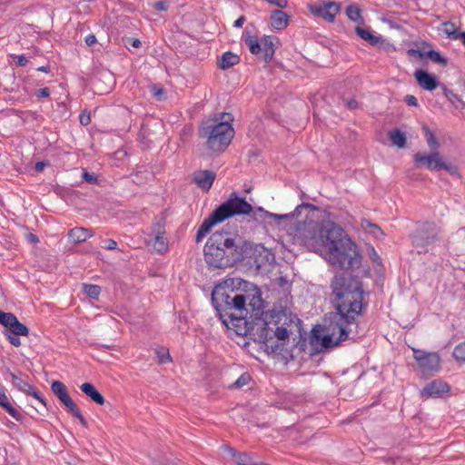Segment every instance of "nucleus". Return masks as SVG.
<instances>
[{"mask_svg":"<svg viewBox=\"0 0 465 465\" xmlns=\"http://www.w3.org/2000/svg\"><path fill=\"white\" fill-rule=\"evenodd\" d=\"M441 170H446L451 175H458V168L455 165L448 164L443 162V166L441 167Z\"/></svg>","mask_w":465,"mask_h":465,"instance_id":"obj_47","label":"nucleus"},{"mask_svg":"<svg viewBox=\"0 0 465 465\" xmlns=\"http://www.w3.org/2000/svg\"><path fill=\"white\" fill-rule=\"evenodd\" d=\"M442 32L447 35L448 38L451 40H456L460 32L458 31L457 26L451 22H444L442 23Z\"/></svg>","mask_w":465,"mask_h":465,"instance_id":"obj_33","label":"nucleus"},{"mask_svg":"<svg viewBox=\"0 0 465 465\" xmlns=\"http://www.w3.org/2000/svg\"><path fill=\"white\" fill-rule=\"evenodd\" d=\"M83 290L89 298L94 300H97L101 293V287L95 284L84 283L83 285Z\"/></svg>","mask_w":465,"mask_h":465,"instance_id":"obj_34","label":"nucleus"},{"mask_svg":"<svg viewBox=\"0 0 465 465\" xmlns=\"http://www.w3.org/2000/svg\"><path fill=\"white\" fill-rule=\"evenodd\" d=\"M36 70L39 72L46 73V74L50 73V71H51L49 65H42V66L38 67Z\"/></svg>","mask_w":465,"mask_h":465,"instance_id":"obj_60","label":"nucleus"},{"mask_svg":"<svg viewBox=\"0 0 465 465\" xmlns=\"http://www.w3.org/2000/svg\"><path fill=\"white\" fill-rule=\"evenodd\" d=\"M229 114H222L219 117L203 120L199 128V136L206 140L208 149L222 152L230 144L234 130L229 124Z\"/></svg>","mask_w":465,"mask_h":465,"instance_id":"obj_5","label":"nucleus"},{"mask_svg":"<svg viewBox=\"0 0 465 465\" xmlns=\"http://www.w3.org/2000/svg\"><path fill=\"white\" fill-rule=\"evenodd\" d=\"M414 77L419 85L424 90L433 91L439 85V82L436 77L424 70H416Z\"/></svg>","mask_w":465,"mask_h":465,"instance_id":"obj_17","label":"nucleus"},{"mask_svg":"<svg viewBox=\"0 0 465 465\" xmlns=\"http://www.w3.org/2000/svg\"><path fill=\"white\" fill-rule=\"evenodd\" d=\"M289 230L295 242L316 252L324 250L327 261L340 269L358 268L361 263L356 244L341 226L328 223L319 228L299 222Z\"/></svg>","mask_w":465,"mask_h":465,"instance_id":"obj_2","label":"nucleus"},{"mask_svg":"<svg viewBox=\"0 0 465 465\" xmlns=\"http://www.w3.org/2000/svg\"><path fill=\"white\" fill-rule=\"evenodd\" d=\"M169 249V242L166 237L165 218L158 216L153 223L151 232L147 238V251L158 254H164Z\"/></svg>","mask_w":465,"mask_h":465,"instance_id":"obj_8","label":"nucleus"},{"mask_svg":"<svg viewBox=\"0 0 465 465\" xmlns=\"http://www.w3.org/2000/svg\"><path fill=\"white\" fill-rule=\"evenodd\" d=\"M244 290L226 291L223 286H216L212 292V302L225 325L239 327L246 324V317L252 312L258 315L263 307L260 289L243 282Z\"/></svg>","mask_w":465,"mask_h":465,"instance_id":"obj_3","label":"nucleus"},{"mask_svg":"<svg viewBox=\"0 0 465 465\" xmlns=\"http://www.w3.org/2000/svg\"><path fill=\"white\" fill-rule=\"evenodd\" d=\"M6 411L15 420L23 422L25 417L20 409H6Z\"/></svg>","mask_w":465,"mask_h":465,"instance_id":"obj_43","label":"nucleus"},{"mask_svg":"<svg viewBox=\"0 0 465 465\" xmlns=\"http://www.w3.org/2000/svg\"><path fill=\"white\" fill-rule=\"evenodd\" d=\"M4 335L13 346L19 347L21 345L18 335L8 334L7 332H4Z\"/></svg>","mask_w":465,"mask_h":465,"instance_id":"obj_45","label":"nucleus"},{"mask_svg":"<svg viewBox=\"0 0 465 465\" xmlns=\"http://www.w3.org/2000/svg\"><path fill=\"white\" fill-rule=\"evenodd\" d=\"M222 219H225L241 214H249L252 212V205L244 198L238 197L236 193H232L229 199L215 209Z\"/></svg>","mask_w":465,"mask_h":465,"instance_id":"obj_9","label":"nucleus"},{"mask_svg":"<svg viewBox=\"0 0 465 465\" xmlns=\"http://www.w3.org/2000/svg\"><path fill=\"white\" fill-rule=\"evenodd\" d=\"M82 178L89 184H95L98 182V177L94 173H89L86 170L83 171Z\"/></svg>","mask_w":465,"mask_h":465,"instance_id":"obj_39","label":"nucleus"},{"mask_svg":"<svg viewBox=\"0 0 465 465\" xmlns=\"http://www.w3.org/2000/svg\"><path fill=\"white\" fill-rule=\"evenodd\" d=\"M26 239L31 243H36L39 242L38 237L35 234L28 233L26 234Z\"/></svg>","mask_w":465,"mask_h":465,"instance_id":"obj_57","label":"nucleus"},{"mask_svg":"<svg viewBox=\"0 0 465 465\" xmlns=\"http://www.w3.org/2000/svg\"><path fill=\"white\" fill-rule=\"evenodd\" d=\"M332 295L335 298V312L322 334L313 329L312 344L320 343L328 349L349 339L356 317L361 313L363 291L359 280L348 273L336 275L331 282Z\"/></svg>","mask_w":465,"mask_h":465,"instance_id":"obj_1","label":"nucleus"},{"mask_svg":"<svg viewBox=\"0 0 465 465\" xmlns=\"http://www.w3.org/2000/svg\"><path fill=\"white\" fill-rule=\"evenodd\" d=\"M414 162L418 167L425 166L430 171H440L443 166V161L438 151H434L429 155L418 153L414 155Z\"/></svg>","mask_w":465,"mask_h":465,"instance_id":"obj_13","label":"nucleus"},{"mask_svg":"<svg viewBox=\"0 0 465 465\" xmlns=\"http://www.w3.org/2000/svg\"><path fill=\"white\" fill-rule=\"evenodd\" d=\"M35 95H36V97H38V98H45V97H49V95H50V90H49V88H47V87L40 88V89L36 90V92H35Z\"/></svg>","mask_w":465,"mask_h":465,"instance_id":"obj_49","label":"nucleus"},{"mask_svg":"<svg viewBox=\"0 0 465 465\" xmlns=\"http://www.w3.org/2000/svg\"><path fill=\"white\" fill-rule=\"evenodd\" d=\"M245 22V17L243 15L240 16L237 20L234 21L233 26L234 27H242V25Z\"/></svg>","mask_w":465,"mask_h":465,"instance_id":"obj_58","label":"nucleus"},{"mask_svg":"<svg viewBox=\"0 0 465 465\" xmlns=\"http://www.w3.org/2000/svg\"><path fill=\"white\" fill-rule=\"evenodd\" d=\"M84 42L88 46H92L96 44L97 40L94 35L90 34L84 38Z\"/></svg>","mask_w":465,"mask_h":465,"instance_id":"obj_52","label":"nucleus"},{"mask_svg":"<svg viewBox=\"0 0 465 465\" xmlns=\"http://www.w3.org/2000/svg\"><path fill=\"white\" fill-rule=\"evenodd\" d=\"M279 45V39L272 35H264L262 38V51H263V60L266 63L272 61L275 49Z\"/></svg>","mask_w":465,"mask_h":465,"instance_id":"obj_19","label":"nucleus"},{"mask_svg":"<svg viewBox=\"0 0 465 465\" xmlns=\"http://www.w3.org/2000/svg\"><path fill=\"white\" fill-rule=\"evenodd\" d=\"M251 381V376L249 373H242L230 387L234 389H240L244 385L248 384Z\"/></svg>","mask_w":465,"mask_h":465,"instance_id":"obj_37","label":"nucleus"},{"mask_svg":"<svg viewBox=\"0 0 465 465\" xmlns=\"http://www.w3.org/2000/svg\"><path fill=\"white\" fill-rule=\"evenodd\" d=\"M215 180V173L209 170H198L193 174V182L203 191H209Z\"/></svg>","mask_w":465,"mask_h":465,"instance_id":"obj_14","label":"nucleus"},{"mask_svg":"<svg viewBox=\"0 0 465 465\" xmlns=\"http://www.w3.org/2000/svg\"><path fill=\"white\" fill-rule=\"evenodd\" d=\"M14 316L15 314L12 312L0 311V324L7 328Z\"/></svg>","mask_w":465,"mask_h":465,"instance_id":"obj_41","label":"nucleus"},{"mask_svg":"<svg viewBox=\"0 0 465 465\" xmlns=\"http://www.w3.org/2000/svg\"><path fill=\"white\" fill-rule=\"evenodd\" d=\"M81 391L91 399V401L97 405L104 404V396L96 390V388L89 383L84 382L80 386Z\"/></svg>","mask_w":465,"mask_h":465,"instance_id":"obj_21","label":"nucleus"},{"mask_svg":"<svg viewBox=\"0 0 465 465\" xmlns=\"http://www.w3.org/2000/svg\"><path fill=\"white\" fill-rule=\"evenodd\" d=\"M47 164L48 163L46 162H37L35 165V170L36 172H41Z\"/></svg>","mask_w":465,"mask_h":465,"instance_id":"obj_56","label":"nucleus"},{"mask_svg":"<svg viewBox=\"0 0 465 465\" xmlns=\"http://www.w3.org/2000/svg\"><path fill=\"white\" fill-rule=\"evenodd\" d=\"M240 59L239 56L231 53L226 52L224 53L219 62V66L223 70H226L239 63Z\"/></svg>","mask_w":465,"mask_h":465,"instance_id":"obj_25","label":"nucleus"},{"mask_svg":"<svg viewBox=\"0 0 465 465\" xmlns=\"http://www.w3.org/2000/svg\"><path fill=\"white\" fill-rule=\"evenodd\" d=\"M448 390L449 386L447 383L441 381H433L423 389L421 393L423 397L438 398L447 392Z\"/></svg>","mask_w":465,"mask_h":465,"instance_id":"obj_20","label":"nucleus"},{"mask_svg":"<svg viewBox=\"0 0 465 465\" xmlns=\"http://www.w3.org/2000/svg\"><path fill=\"white\" fill-rule=\"evenodd\" d=\"M53 393L60 400L64 407H76L75 403L70 397L66 386L59 381H54L51 384Z\"/></svg>","mask_w":465,"mask_h":465,"instance_id":"obj_18","label":"nucleus"},{"mask_svg":"<svg viewBox=\"0 0 465 465\" xmlns=\"http://www.w3.org/2000/svg\"><path fill=\"white\" fill-rule=\"evenodd\" d=\"M271 25L277 30L284 29L288 25L287 15L281 10L273 11L271 15Z\"/></svg>","mask_w":465,"mask_h":465,"instance_id":"obj_24","label":"nucleus"},{"mask_svg":"<svg viewBox=\"0 0 465 465\" xmlns=\"http://www.w3.org/2000/svg\"><path fill=\"white\" fill-rule=\"evenodd\" d=\"M356 34L364 41H367L372 45H377L381 41V37L374 35L369 30H366L362 27L357 26L355 28Z\"/></svg>","mask_w":465,"mask_h":465,"instance_id":"obj_27","label":"nucleus"},{"mask_svg":"<svg viewBox=\"0 0 465 465\" xmlns=\"http://www.w3.org/2000/svg\"><path fill=\"white\" fill-rule=\"evenodd\" d=\"M238 465H253L252 458L247 453H237L233 449L228 448Z\"/></svg>","mask_w":465,"mask_h":465,"instance_id":"obj_31","label":"nucleus"},{"mask_svg":"<svg viewBox=\"0 0 465 465\" xmlns=\"http://www.w3.org/2000/svg\"><path fill=\"white\" fill-rule=\"evenodd\" d=\"M91 122V118L89 114H82L80 115V123L82 125H88Z\"/></svg>","mask_w":465,"mask_h":465,"instance_id":"obj_54","label":"nucleus"},{"mask_svg":"<svg viewBox=\"0 0 465 465\" xmlns=\"http://www.w3.org/2000/svg\"><path fill=\"white\" fill-rule=\"evenodd\" d=\"M391 143L398 148H403L406 144V136L399 129H394L389 134Z\"/></svg>","mask_w":465,"mask_h":465,"instance_id":"obj_28","label":"nucleus"},{"mask_svg":"<svg viewBox=\"0 0 465 465\" xmlns=\"http://www.w3.org/2000/svg\"><path fill=\"white\" fill-rule=\"evenodd\" d=\"M346 104L347 107L351 110H354L358 107V102L355 99L348 100Z\"/></svg>","mask_w":465,"mask_h":465,"instance_id":"obj_55","label":"nucleus"},{"mask_svg":"<svg viewBox=\"0 0 465 465\" xmlns=\"http://www.w3.org/2000/svg\"><path fill=\"white\" fill-rule=\"evenodd\" d=\"M164 460L166 461L164 464H162L161 462H157L156 465H179V463L174 460H170L168 458H165Z\"/></svg>","mask_w":465,"mask_h":465,"instance_id":"obj_59","label":"nucleus"},{"mask_svg":"<svg viewBox=\"0 0 465 465\" xmlns=\"http://www.w3.org/2000/svg\"><path fill=\"white\" fill-rule=\"evenodd\" d=\"M428 57L438 64H446L447 60L439 52L431 50L428 53Z\"/></svg>","mask_w":465,"mask_h":465,"instance_id":"obj_38","label":"nucleus"},{"mask_svg":"<svg viewBox=\"0 0 465 465\" xmlns=\"http://www.w3.org/2000/svg\"><path fill=\"white\" fill-rule=\"evenodd\" d=\"M311 12L328 22H333L340 12V5L336 2L319 1L310 7Z\"/></svg>","mask_w":465,"mask_h":465,"instance_id":"obj_12","label":"nucleus"},{"mask_svg":"<svg viewBox=\"0 0 465 465\" xmlns=\"http://www.w3.org/2000/svg\"><path fill=\"white\" fill-rule=\"evenodd\" d=\"M293 319H296V317H292V313H288L286 310L274 308L263 312V327L258 334L260 341L263 342L266 347H270L274 351L278 345H273V338L281 341L288 340L289 331L286 326L292 323Z\"/></svg>","mask_w":465,"mask_h":465,"instance_id":"obj_6","label":"nucleus"},{"mask_svg":"<svg viewBox=\"0 0 465 465\" xmlns=\"http://www.w3.org/2000/svg\"><path fill=\"white\" fill-rule=\"evenodd\" d=\"M346 15L349 19L353 22L363 23V18L361 16V10L357 5H351L347 6Z\"/></svg>","mask_w":465,"mask_h":465,"instance_id":"obj_29","label":"nucleus"},{"mask_svg":"<svg viewBox=\"0 0 465 465\" xmlns=\"http://www.w3.org/2000/svg\"><path fill=\"white\" fill-rule=\"evenodd\" d=\"M362 227L364 229L368 230V232L370 233H371L375 238L379 239L383 235V232L381 230V228L379 226H377L376 224L371 223L369 221H364L362 223Z\"/></svg>","mask_w":465,"mask_h":465,"instance_id":"obj_35","label":"nucleus"},{"mask_svg":"<svg viewBox=\"0 0 465 465\" xmlns=\"http://www.w3.org/2000/svg\"><path fill=\"white\" fill-rule=\"evenodd\" d=\"M222 222H223V220L222 219L220 214L217 213V211L214 210L208 218L204 219V221L199 227L197 233H196L195 241L197 242H202L203 239L210 232L212 227L213 225H215L216 223H222Z\"/></svg>","mask_w":465,"mask_h":465,"instance_id":"obj_15","label":"nucleus"},{"mask_svg":"<svg viewBox=\"0 0 465 465\" xmlns=\"http://www.w3.org/2000/svg\"><path fill=\"white\" fill-rule=\"evenodd\" d=\"M456 40H460L462 44L465 46V32H460L459 35L457 36Z\"/></svg>","mask_w":465,"mask_h":465,"instance_id":"obj_61","label":"nucleus"},{"mask_svg":"<svg viewBox=\"0 0 465 465\" xmlns=\"http://www.w3.org/2000/svg\"><path fill=\"white\" fill-rule=\"evenodd\" d=\"M0 406L1 407H12L10 402L8 401V398L5 392V388L2 384H0Z\"/></svg>","mask_w":465,"mask_h":465,"instance_id":"obj_44","label":"nucleus"},{"mask_svg":"<svg viewBox=\"0 0 465 465\" xmlns=\"http://www.w3.org/2000/svg\"><path fill=\"white\" fill-rule=\"evenodd\" d=\"M68 410L74 417H75L76 419L79 420V421L81 422V424L83 426L85 427L87 425V421L85 420L84 416L81 414L80 409H68Z\"/></svg>","mask_w":465,"mask_h":465,"instance_id":"obj_46","label":"nucleus"},{"mask_svg":"<svg viewBox=\"0 0 465 465\" xmlns=\"http://www.w3.org/2000/svg\"><path fill=\"white\" fill-rule=\"evenodd\" d=\"M441 230L433 223H423L415 231L412 236V244L419 252H428L430 248L440 240Z\"/></svg>","mask_w":465,"mask_h":465,"instance_id":"obj_7","label":"nucleus"},{"mask_svg":"<svg viewBox=\"0 0 465 465\" xmlns=\"http://www.w3.org/2000/svg\"><path fill=\"white\" fill-rule=\"evenodd\" d=\"M92 236L93 233L84 227H74L68 232V237L75 243L84 242Z\"/></svg>","mask_w":465,"mask_h":465,"instance_id":"obj_23","label":"nucleus"},{"mask_svg":"<svg viewBox=\"0 0 465 465\" xmlns=\"http://www.w3.org/2000/svg\"><path fill=\"white\" fill-rule=\"evenodd\" d=\"M453 357L460 362H465V341L458 344L452 352Z\"/></svg>","mask_w":465,"mask_h":465,"instance_id":"obj_36","label":"nucleus"},{"mask_svg":"<svg viewBox=\"0 0 465 465\" xmlns=\"http://www.w3.org/2000/svg\"><path fill=\"white\" fill-rule=\"evenodd\" d=\"M104 243V247L107 250H115L117 248V242L113 239H105Z\"/></svg>","mask_w":465,"mask_h":465,"instance_id":"obj_50","label":"nucleus"},{"mask_svg":"<svg viewBox=\"0 0 465 465\" xmlns=\"http://www.w3.org/2000/svg\"><path fill=\"white\" fill-rule=\"evenodd\" d=\"M241 240L229 232H215L204 246L205 262L213 268H226L242 260Z\"/></svg>","mask_w":465,"mask_h":465,"instance_id":"obj_4","label":"nucleus"},{"mask_svg":"<svg viewBox=\"0 0 465 465\" xmlns=\"http://www.w3.org/2000/svg\"><path fill=\"white\" fill-rule=\"evenodd\" d=\"M17 59L16 63L19 66H25L28 64V59L24 55H17L15 57Z\"/></svg>","mask_w":465,"mask_h":465,"instance_id":"obj_53","label":"nucleus"},{"mask_svg":"<svg viewBox=\"0 0 465 465\" xmlns=\"http://www.w3.org/2000/svg\"><path fill=\"white\" fill-rule=\"evenodd\" d=\"M443 91H444L445 94L448 96V93H449V91L447 90V88H446V87H443Z\"/></svg>","mask_w":465,"mask_h":465,"instance_id":"obj_62","label":"nucleus"},{"mask_svg":"<svg viewBox=\"0 0 465 465\" xmlns=\"http://www.w3.org/2000/svg\"><path fill=\"white\" fill-rule=\"evenodd\" d=\"M4 332L18 336H27L29 333V329L25 324L20 322L17 317L15 315Z\"/></svg>","mask_w":465,"mask_h":465,"instance_id":"obj_22","label":"nucleus"},{"mask_svg":"<svg viewBox=\"0 0 465 465\" xmlns=\"http://www.w3.org/2000/svg\"><path fill=\"white\" fill-rule=\"evenodd\" d=\"M151 92L153 93V95L158 100L163 101L165 99V90L162 87H158L156 85H153L151 87Z\"/></svg>","mask_w":465,"mask_h":465,"instance_id":"obj_40","label":"nucleus"},{"mask_svg":"<svg viewBox=\"0 0 465 465\" xmlns=\"http://www.w3.org/2000/svg\"><path fill=\"white\" fill-rule=\"evenodd\" d=\"M307 209H314V206L310 203H302L298 205L295 210L292 213H286V214H276L270 213L268 211L263 210L262 208H258L255 212V216L262 218L263 220L266 219H273L274 221H277V224H280L281 221H286L292 223L293 219L295 217H298L303 210Z\"/></svg>","mask_w":465,"mask_h":465,"instance_id":"obj_11","label":"nucleus"},{"mask_svg":"<svg viewBox=\"0 0 465 465\" xmlns=\"http://www.w3.org/2000/svg\"><path fill=\"white\" fill-rule=\"evenodd\" d=\"M422 131L429 147L434 152L440 147V143L434 136L433 133L430 130L427 125L422 126Z\"/></svg>","mask_w":465,"mask_h":465,"instance_id":"obj_30","label":"nucleus"},{"mask_svg":"<svg viewBox=\"0 0 465 465\" xmlns=\"http://www.w3.org/2000/svg\"><path fill=\"white\" fill-rule=\"evenodd\" d=\"M155 361L158 364H164L172 361L169 350L166 347L155 346L153 349Z\"/></svg>","mask_w":465,"mask_h":465,"instance_id":"obj_26","label":"nucleus"},{"mask_svg":"<svg viewBox=\"0 0 465 465\" xmlns=\"http://www.w3.org/2000/svg\"><path fill=\"white\" fill-rule=\"evenodd\" d=\"M404 101L410 106H417L418 105V100L414 95H411V94L406 95L404 98Z\"/></svg>","mask_w":465,"mask_h":465,"instance_id":"obj_51","label":"nucleus"},{"mask_svg":"<svg viewBox=\"0 0 465 465\" xmlns=\"http://www.w3.org/2000/svg\"><path fill=\"white\" fill-rule=\"evenodd\" d=\"M244 42L252 54L256 55L262 52V41L259 42L256 37L249 35Z\"/></svg>","mask_w":465,"mask_h":465,"instance_id":"obj_32","label":"nucleus"},{"mask_svg":"<svg viewBox=\"0 0 465 465\" xmlns=\"http://www.w3.org/2000/svg\"><path fill=\"white\" fill-rule=\"evenodd\" d=\"M124 45L127 48H130V47L140 48V47H142V42L139 39H137V38L127 37V38L124 39Z\"/></svg>","mask_w":465,"mask_h":465,"instance_id":"obj_42","label":"nucleus"},{"mask_svg":"<svg viewBox=\"0 0 465 465\" xmlns=\"http://www.w3.org/2000/svg\"><path fill=\"white\" fill-rule=\"evenodd\" d=\"M413 357L423 373H433L440 370V356L435 352L413 350Z\"/></svg>","mask_w":465,"mask_h":465,"instance_id":"obj_10","label":"nucleus"},{"mask_svg":"<svg viewBox=\"0 0 465 465\" xmlns=\"http://www.w3.org/2000/svg\"><path fill=\"white\" fill-rule=\"evenodd\" d=\"M152 5L158 11H166L168 9V3L163 0L155 2Z\"/></svg>","mask_w":465,"mask_h":465,"instance_id":"obj_48","label":"nucleus"},{"mask_svg":"<svg viewBox=\"0 0 465 465\" xmlns=\"http://www.w3.org/2000/svg\"><path fill=\"white\" fill-rule=\"evenodd\" d=\"M12 384L18 389L21 391L25 392L28 395H33L35 399L39 401L41 404L44 406L47 405L46 401L44 397L40 395V393L35 391L28 382L25 381L22 378L18 377L17 375L12 373Z\"/></svg>","mask_w":465,"mask_h":465,"instance_id":"obj_16","label":"nucleus"}]
</instances>
